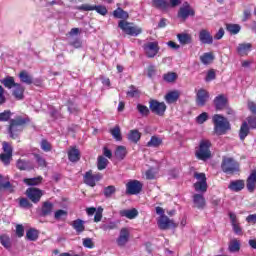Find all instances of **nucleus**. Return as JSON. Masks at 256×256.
Instances as JSON below:
<instances>
[{"label":"nucleus","mask_w":256,"mask_h":256,"mask_svg":"<svg viewBox=\"0 0 256 256\" xmlns=\"http://www.w3.org/2000/svg\"><path fill=\"white\" fill-rule=\"evenodd\" d=\"M150 111L162 117V115H165V111H167V105H165L164 102L152 100L150 101Z\"/></svg>","instance_id":"6e6552de"},{"label":"nucleus","mask_w":256,"mask_h":256,"mask_svg":"<svg viewBox=\"0 0 256 256\" xmlns=\"http://www.w3.org/2000/svg\"><path fill=\"white\" fill-rule=\"evenodd\" d=\"M207 119H209V114H207V112H203L202 114H200L197 118H196V122L199 125H203V123H205V121H207Z\"/></svg>","instance_id":"5fc2aeb1"},{"label":"nucleus","mask_w":256,"mask_h":256,"mask_svg":"<svg viewBox=\"0 0 256 256\" xmlns=\"http://www.w3.org/2000/svg\"><path fill=\"white\" fill-rule=\"evenodd\" d=\"M68 159L72 163H77L79 159H81V153L79 152V149L73 147L68 151Z\"/></svg>","instance_id":"b1692460"},{"label":"nucleus","mask_w":256,"mask_h":256,"mask_svg":"<svg viewBox=\"0 0 256 256\" xmlns=\"http://www.w3.org/2000/svg\"><path fill=\"white\" fill-rule=\"evenodd\" d=\"M164 81H166V83H173L177 80V73L175 72H169L164 74L163 76Z\"/></svg>","instance_id":"c03bdc74"},{"label":"nucleus","mask_w":256,"mask_h":256,"mask_svg":"<svg viewBox=\"0 0 256 256\" xmlns=\"http://www.w3.org/2000/svg\"><path fill=\"white\" fill-rule=\"evenodd\" d=\"M227 31H229V33H232V35H237V33H239V31H241V26H239L238 24H228L226 26Z\"/></svg>","instance_id":"a18cd8bd"},{"label":"nucleus","mask_w":256,"mask_h":256,"mask_svg":"<svg viewBox=\"0 0 256 256\" xmlns=\"http://www.w3.org/2000/svg\"><path fill=\"white\" fill-rule=\"evenodd\" d=\"M103 219V208L99 207L95 213L94 221L95 223H99Z\"/></svg>","instance_id":"4d7b16f0"},{"label":"nucleus","mask_w":256,"mask_h":256,"mask_svg":"<svg viewBox=\"0 0 256 256\" xmlns=\"http://www.w3.org/2000/svg\"><path fill=\"white\" fill-rule=\"evenodd\" d=\"M177 39L181 45H189L192 41L191 34L181 33L177 35Z\"/></svg>","instance_id":"2f4dec72"},{"label":"nucleus","mask_w":256,"mask_h":256,"mask_svg":"<svg viewBox=\"0 0 256 256\" xmlns=\"http://www.w3.org/2000/svg\"><path fill=\"white\" fill-rule=\"evenodd\" d=\"M158 227L159 229H162L163 231L167 229H175L177 227V223H175L173 220L169 219L166 215L160 216L158 219Z\"/></svg>","instance_id":"9b49d317"},{"label":"nucleus","mask_w":256,"mask_h":256,"mask_svg":"<svg viewBox=\"0 0 256 256\" xmlns=\"http://www.w3.org/2000/svg\"><path fill=\"white\" fill-rule=\"evenodd\" d=\"M163 140L157 136H152L150 141L147 142V147H159Z\"/></svg>","instance_id":"4c0bfd02"},{"label":"nucleus","mask_w":256,"mask_h":256,"mask_svg":"<svg viewBox=\"0 0 256 256\" xmlns=\"http://www.w3.org/2000/svg\"><path fill=\"white\" fill-rule=\"evenodd\" d=\"M211 142L209 140H202L200 142L199 148L196 150V157L200 161H207L211 159Z\"/></svg>","instance_id":"7ed1b4c3"},{"label":"nucleus","mask_w":256,"mask_h":256,"mask_svg":"<svg viewBox=\"0 0 256 256\" xmlns=\"http://www.w3.org/2000/svg\"><path fill=\"white\" fill-rule=\"evenodd\" d=\"M251 49H253L251 43H240L237 46V53L240 54L241 57H245V55H249Z\"/></svg>","instance_id":"aec40b11"},{"label":"nucleus","mask_w":256,"mask_h":256,"mask_svg":"<svg viewBox=\"0 0 256 256\" xmlns=\"http://www.w3.org/2000/svg\"><path fill=\"white\" fill-rule=\"evenodd\" d=\"M151 7L158 9V11H163L164 13L169 11V1L167 0H152Z\"/></svg>","instance_id":"dca6fc26"},{"label":"nucleus","mask_w":256,"mask_h":256,"mask_svg":"<svg viewBox=\"0 0 256 256\" xmlns=\"http://www.w3.org/2000/svg\"><path fill=\"white\" fill-rule=\"evenodd\" d=\"M16 235L17 237H23V235H25V228L23 227V225L18 224L16 226Z\"/></svg>","instance_id":"680f3d73"},{"label":"nucleus","mask_w":256,"mask_h":256,"mask_svg":"<svg viewBox=\"0 0 256 256\" xmlns=\"http://www.w3.org/2000/svg\"><path fill=\"white\" fill-rule=\"evenodd\" d=\"M214 123V131L216 135H225L229 129H231V124L227 118L222 115L216 114L212 117Z\"/></svg>","instance_id":"f257e3e1"},{"label":"nucleus","mask_w":256,"mask_h":256,"mask_svg":"<svg viewBox=\"0 0 256 256\" xmlns=\"http://www.w3.org/2000/svg\"><path fill=\"white\" fill-rule=\"evenodd\" d=\"M16 167L19 169V171H29V169H33L31 162L24 159H18L16 162Z\"/></svg>","instance_id":"a878e982"},{"label":"nucleus","mask_w":256,"mask_h":256,"mask_svg":"<svg viewBox=\"0 0 256 256\" xmlns=\"http://www.w3.org/2000/svg\"><path fill=\"white\" fill-rule=\"evenodd\" d=\"M194 205L197 209H203L205 207V198L201 194H195L193 197Z\"/></svg>","instance_id":"c85d7f7f"},{"label":"nucleus","mask_w":256,"mask_h":256,"mask_svg":"<svg viewBox=\"0 0 256 256\" xmlns=\"http://www.w3.org/2000/svg\"><path fill=\"white\" fill-rule=\"evenodd\" d=\"M228 189H230V191H234L235 193H239V191H243V189H245V181L233 180L228 185Z\"/></svg>","instance_id":"6ab92c4d"},{"label":"nucleus","mask_w":256,"mask_h":256,"mask_svg":"<svg viewBox=\"0 0 256 256\" xmlns=\"http://www.w3.org/2000/svg\"><path fill=\"white\" fill-rule=\"evenodd\" d=\"M19 77L22 83H26V85H31L33 83V77L26 71L20 72Z\"/></svg>","instance_id":"c9c22d12"},{"label":"nucleus","mask_w":256,"mask_h":256,"mask_svg":"<svg viewBox=\"0 0 256 256\" xmlns=\"http://www.w3.org/2000/svg\"><path fill=\"white\" fill-rule=\"evenodd\" d=\"M143 189V184L139 180H131L126 184V193L127 195H138Z\"/></svg>","instance_id":"0eeeda50"},{"label":"nucleus","mask_w":256,"mask_h":256,"mask_svg":"<svg viewBox=\"0 0 256 256\" xmlns=\"http://www.w3.org/2000/svg\"><path fill=\"white\" fill-rule=\"evenodd\" d=\"M26 239H28V241H37V239H39V231L35 228H30L26 232Z\"/></svg>","instance_id":"473e14b6"},{"label":"nucleus","mask_w":256,"mask_h":256,"mask_svg":"<svg viewBox=\"0 0 256 256\" xmlns=\"http://www.w3.org/2000/svg\"><path fill=\"white\" fill-rule=\"evenodd\" d=\"M249 135V124L247 122H243L240 127L239 137L241 141H245V137Z\"/></svg>","instance_id":"72a5a7b5"},{"label":"nucleus","mask_w":256,"mask_h":256,"mask_svg":"<svg viewBox=\"0 0 256 256\" xmlns=\"http://www.w3.org/2000/svg\"><path fill=\"white\" fill-rule=\"evenodd\" d=\"M75 9H77L78 11H97L99 15H107V8L105 6L82 4L80 6H76Z\"/></svg>","instance_id":"9d476101"},{"label":"nucleus","mask_w":256,"mask_h":256,"mask_svg":"<svg viewBox=\"0 0 256 256\" xmlns=\"http://www.w3.org/2000/svg\"><path fill=\"white\" fill-rule=\"evenodd\" d=\"M215 59V56L211 52L204 53L202 56H200V61L203 63V65H210V63H213Z\"/></svg>","instance_id":"7c9ffc66"},{"label":"nucleus","mask_w":256,"mask_h":256,"mask_svg":"<svg viewBox=\"0 0 256 256\" xmlns=\"http://www.w3.org/2000/svg\"><path fill=\"white\" fill-rule=\"evenodd\" d=\"M241 249V244L237 240H232L229 244V251L231 253H237Z\"/></svg>","instance_id":"49530a36"},{"label":"nucleus","mask_w":256,"mask_h":256,"mask_svg":"<svg viewBox=\"0 0 256 256\" xmlns=\"http://www.w3.org/2000/svg\"><path fill=\"white\" fill-rule=\"evenodd\" d=\"M2 85L6 87V89H14L19 83L15 82V78L13 76H6L4 79L0 80Z\"/></svg>","instance_id":"5701e85b"},{"label":"nucleus","mask_w":256,"mask_h":256,"mask_svg":"<svg viewBox=\"0 0 256 256\" xmlns=\"http://www.w3.org/2000/svg\"><path fill=\"white\" fill-rule=\"evenodd\" d=\"M109 164V160H107V158L100 156L98 158V164L97 167L99 169V171H103V169H107V165Z\"/></svg>","instance_id":"79ce46f5"},{"label":"nucleus","mask_w":256,"mask_h":256,"mask_svg":"<svg viewBox=\"0 0 256 256\" xmlns=\"http://www.w3.org/2000/svg\"><path fill=\"white\" fill-rule=\"evenodd\" d=\"M222 171L224 173H235V171H239V163L234 161L233 158H224L222 161Z\"/></svg>","instance_id":"423d86ee"},{"label":"nucleus","mask_w":256,"mask_h":256,"mask_svg":"<svg viewBox=\"0 0 256 256\" xmlns=\"http://www.w3.org/2000/svg\"><path fill=\"white\" fill-rule=\"evenodd\" d=\"M246 189L249 193H254L256 189V170L252 171L246 180Z\"/></svg>","instance_id":"a211bd4d"},{"label":"nucleus","mask_w":256,"mask_h":256,"mask_svg":"<svg viewBox=\"0 0 256 256\" xmlns=\"http://www.w3.org/2000/svg\"><path fill=\"white\" fill-rule=\"evenodd\" d=\"M131 237V230L129 228H121L116 243L119 247H125L126 243H129Z\"/></svg>","instance_id":"f8f14e48"},{"label":"nucleus","mask_w":256,"mask_h":256,"mask_svg":"<svg viewBox=\"0 0 256 256\" xmlns=\"http://www.w3.org/2000/svg\"><path fill=\"white\" fill-rule=\"evenodd\" d=\"M71 225L78 233H83V231H85V221L81 219L74 220Z\"/></svg>","instance_id":"c756f323"},{"label":"nucleus","mask_w":256,"mask_h":256,"mask_svg":"<svg viewBox=\"0 0 256 256\" xmlns=\"http://www.w3.org/2000/svg\"><path fill=\"white\" fill-rule=\"evenodd\" d=\"M120 215L122 217H126L127 219H135V217H137L139 215V212L137 211V209L133 208L130 210L120 211Z\"/></svg>","instance_id":"cd10ccee"},{"label":"nucleus","mask_w":256,"mask_h":256,"mask_svg":"<svg viewBox=\"0 0 256 256\" xmlns=\"http://www.w3.org/2000/svg\"><path fill=\"white\" fill-rule=\"evenodd\" d=\"M0 243L5 247V249L11 248V240L9 239V236L2 235L0 237Z\"/></svg>","instance_id":"8fccbe9b"},{"label":"nucleus","mask_w":256,"mask_h":256,"mask_svg":"<svg viewBox=\"0 0 256 256\" xmlns=\"http://www.w3.org/2000/svg\"><path fill=\"white\" fill-rule=\"evenodd\" d=\"M41 149L45 151L46 153L51 151V144L47 142V140L41 141Z\"/></svg>","instance_id":"052dcab7"},{"label":"nucleus","mask_w":256,"mask_h":256,"mask_svg":"<svg viewBox=\"0 0 256 256\" xmlns=\"http://www.w3.org/2000/svg\"><path fill=\"white\" fill-rule=\"evenodd\" d=\"M144 52L149 59H153L159 53V43L148 42L144 44Z\"/></svg>","instance_id":"1a4fd4ad"},{"label":"nucleus","mask_w":256,"mask_h":256,"mask_svg":"<svg viewBox=\"0 0 256 256\" xmlns=\"http://www.w3.org/2000/svg\"><path fill=\"white\" fill-rule=\"evenodd\" d=\"M23 181L26 185L33 186V185L41 184V181H43V178L41 176H38L36 178H26Z\"/></svg>","instance_id":"58836bf2"},{"label":"nucleus","mask_w":256,"mask_h":256,"mask_svg":"<svg viewBox=\"0 0 256 256\" xmlns=\"http://www.w3.org/2000/svg\"><path fill=\"white\" fill-rule=\"evenodd\" d=\"M214 105L216 107L217 111H222V109H225L227 107V98L223 95H219L214 99Z\"/></svg>","instance_id":"4be33fe9"},{"label":"nucleus","mask_w":256,"mask_h":256,"mask_svg":"<svg viewBox=\"0 0 256 256\" xmlns=\"http://www.w3.org/2000/svg\"><path fill=\"white\" fill-rule=\"evenodd\" d=\"M2 149L4 151V154L13 155V146H11V144H9V142H3Z\"/></svg>","instance_id":"603ef678"},{"label":"nucleus","mask_w":256,"mask_h":256,"mask_svg":"<svg viewBox=\"0 0 256 256\" xmlns=\"http://www.w3.org/2000/svg\"><path fill=\"white\" fill-rule=\"evenodd\" d=\"M11 117V111H4L0 113V121H9Z\"/></svg>","instance_id":"e2e57ef3"},{"label":"nucleus","mask_w":256,"mask_h":256,"mask_svg":"<svg viewBox=\"0 0 256 256\" xmlns=\"http://www.w3.org/2000/svg\"><path fill=\"white\" fill-rule=\"evenodd\" d=\"M111 135L114 137L116 141H121V128L119 126H116L110 130Z\"/></svg>","instance_id":"de8ad7c7"},{"label":"nucleus","mask_w":256,"mask_h":256,"mask_svg":"<svg viewBox=\"0 0 256 256\" xmlns=\"http://www.w3.org/2000/svg\"><path fill=\"white\" fill-rule=\"evenodd\" d=\"M116 19H129V13L125 12L123 9L118 8L113 12Z\"/></svg>","instance_id":"ea45409f"},{"label":"nucleus","mask_w":256,"mask_h":256,"mask_svg":"<svg viewBox=\"0 0 256 256\" xmlns=\"http://www.w3.org/2000/svg\"><path fill=\"white\" fill-rule=\"evenodd\" d=\"M26 195L32 203H39V201H41V197H43V191L39 188H28L26 190Z\"/></svg>","instance_id":"ddd939ff"},{"label":"nucleus","mask_w":256,"mask_h":256,"mask_svg":"<svg viewBox=\"0 0 256 256\" xmlns=\"http://www.w3.org/2000/svg\"><path fill=\"white\" fill-rule=\"evenodd\" d=\"M12 159H13V155L11 154H5V153L0 154V161H2L4 165H10Z\"/></svg>","instance_id":"09e8293b"},{"label":"nucleus","mask_w":256,"mask_h":256,"mask_svg":"<svg viewBox=\"0 0 256 256\" xmlns=\"http://www.w3.org/2000/svg\"><path fill=\"white\" fill-rule=\"evenodd\" d=\"M84 182L86 185H89L90 187H95V176L91 173V171L86 172L84 176Z\"/></svg>","instance_id":"e433bc0d"},{"label":"nucleus","mask_w":256,"mask_h":256,"mask_svg":"<svg viewBox=\"0 0 256 256\" xmlns=\"http://www.w3.org/2000/svg\"><path fill=\"white\" fill-rule=\"evenodd\" d=\"M199 41H201L204 45H211L213 43V36H211V32H209L207 29L200 30Z\"/></svg>","instance_id":"f3484780"},{"label":"nucleus","mask_w":256,"mask_h":256,"mask_svg":"<svg viewBox=\"0 0 256 256\" xmlns=\"http://www.w3.org/2000/svg\"><path fill=\"white\" fill-rule=\"evenodd\" d=\"M248 124L251 127V129H256V117H249Z\"/></svg>","instance_id":"774afa93"},{"label":"nucleus","mask_w":256,"mask_h":256,"mask_svg":"<svg viewBox=\"0 0 256 256\" xmlns=\"http://www.w3.org/2000/svg\"><path fill=\"white\" fill-rule=\"evenodd\" d=\"M129 141H132L133 143H137L141 139V133H139L138 130H131L128 135Z\"/></svg>","instance_id":"a19ab883"},{"label":"nucleus","mask_w":256,"mask_h":256,"mask_svg":"<svg viewBox=\"0 0 256 256\" xmlns=\"http://www.w3.org/2000/svg\"><path fill=\"white\" fill-rule=\"evenodd\" d=\"M193 16H195V10L191 8L189 3L187 2L184 3L178 12V17L180 19H183V21H185V19H187L188 17H193Z\"/></svg>","instance_id":"4468645a"},{"label":"nucleus","mask_w":256,"mask_h":256,"mask_svg":"<svg viewBox=\"0 0 256 256\" xmlns=\"http://www.w3.org/2000/svg\"><path fill=\"white\" fill-rule=\"evenodd\" d=\"M194 179H196V182L193 185L195 191H197V193H207L208 186L205 173L194 172Z\"/></svg>","instance_id":"20e7f679"},{"label":"nucleus","mask_w":256,"mask_h":256,"mask_svg":"<svg viewBox=\"0 0 256 256\" xmlns=\"http://www.w3.org/2000/svg\"><path fill=\"white\" fill-rule=\"evenodd\" d=\"M24 93H25V87H23V85L21 84H18L17 86H15L12 91V95L15 99H17V101H21L24 99L25 97Z\"/></svg>","instance_id":"412c9836"},{"label":"nucleus","mask_w":256,"mask_h":256,"mask_svg":"<svg viewBox=\"0 0 256 256\" xmlns=\"http://www.w3.org/2000/svg\"><path fill=\"white\" fill-rule=\"evenodd\" d=\"M114 155L118 161H123V159H125L127 156V148H125V146H118Z\"/></svg>","instance_id":"bb28decb"},{"label":"nucleus","mask_w":256,"mask_h":256,"mask_svg":"<svg viewBox=\"0 0 256 256\" xmlns=\"http://www.w3.org/2000/svg\"><path fill=\"white\" fill-rule=\"evenodd\" d=\"M27 123L25 118L17 117L10 121L9 133L12 139H17L19 133L23 131V125Z\"/></svg>","instance_id":"f03ea898"},{"label":"nucleus","mask_w":256,"mask_h":256,"mask_svg":"<svg viewBox=\"0 0 256 256\" xmlns=\"http://www.w3.org/2000/svg\"><path fill=\"white\" fill-rule=\"evenodd\" d=\"M83 245L85 247H87L88 249H93V247H94L93 240L91 238L83 239Z\"/></svg>","instance_id":"69168bd1"},{"label":"nucleus","mask_w":256,"mask_h":256,"mask_svg":"<svg viewBox=\"0 0 256 256\" xmlns=\"http://www.w3.org/2000/svg\"><path fill=\"white\" fill-rule=\"evenodd\" d=\"M177 99H179V92L172 91L165 95V101L169 104L176 103Z\"/></svg>","instance_id":"f704fd0d"},{"label":"nucleus","mask_w":256,"mask_h":256,"mask_svg":"<svg viewBox=\"0 0 256 256\" xmlns=\"http://www.w3.org/2000/svg\"><path fill=\"white\" fill-rule=\"evenodd\" d=\"M19 205L23 209H29V207H32V205L30 204V202L27 198H20Z\"/></svg>","instance_id":"6e6d98bb"},{"label":"nucleus","mask_w":256,"mask_h":256,"mask_svg":"<svg viewBox=\"0 0 256 256\" xmlns=\"http://www.w3.org/2000/svg\"><path fill=\"white\" fill-rule=\"evenodd\" d=\"M229 217L232 223L234 233H236V235H241L243 230L241 229V226H239V221H237V215H235L234 213H230Z\"/></svg>","instance_id":"393cba45"},{"label":"nucleus","mask_w":256,"mask_h":256,"mask_svg":"<svg viewBox=\"0 0 256 256\" xmlns=\"http://www.w3.org/2000/svg\"><path fill=\"white\" fill-rule=\"evenodd\" d=\"M115 186H108L104 188V195L105 197H111L115 193Z\"/></svg>","instance_id":"13d9d810"},{"label":"nucleus","mask_w":256,"mask_h":256,"mask_svg":"<svg viewBox=\"0 0 256 256\" xmlns=\"http://www.w3.org/2000/svg\"><path fill=\"white\" fill-rule=\"evenodd\" d=\"M127 95L128 97H139V90L132 86L130 90L127 92Z\"/></svg>","instance_id":"0e129e2a"},{"label":"nucleus","mask_w":256,"mask_h":256,"mask_svg":"<svg viewBox=\"0 0 256 256\" xmlns=\"http://www.w3.org/2000/svg\"><path fill=\"white\" fill-rule=\"evenodd\" d=\"M118 27H120L126 35H131L132 37H137V35H141V33H143V29H141V27L135 26L124 20L119 22Z\"/></svg>","instance_id":"39448f33"},{"label":"nucleus","mask_w":256,"mask_h":256,"mask_svg":"<svg viewBox=\"0 0 256 256\" xmlns=\"http://www.w3.org/2000/svg\"><path fill=\"white\" fill-rule=\"evenodd\" d=\"M52 211H53V204H51L50 202H45L42 207L43 215H50Z\"/></svg>","instance_id":"3c124183"},{"label":"nucleus","mask_w":256,"mask_h":256,"mask_svg":"<svg viewBox=\"0 0 256 256\" xmlns=\"http://www.w3.org/2000/svg\"><path fill=\"white\" fill-rule=\"evenodd\" d=\"M207 101H209V92L205 89L198 90L196 94V105L198 107H205Z\"/></svg>","instance_id":"2eb2a0df"},{"label":"nucleus","mask_w":256,"mask_h":256,"mask_svg":"<svg viewBox=\"0 0 256 256\" xmlns=\"http://www.w3.org/2000/svg\"><path fill=\"white\" fill-rule=\"evenodd\" d=\"M246 221L247 223H252L253 225H255L256 223V214H250L246 217Z\"/></svg>","instance_id":"338daca9"},{"label":"nucleus","mask_w":256,"mask_h":256,"mask_svg":"<svg viewBox=\"0 0 256 256\" xmlns=\"http://www.w3.org/2000/svg\"><path fill=\"white\" fill-rule=\"evenodd\" d=\"M137 111L142 115L143 117H147L149 115V108L145 105L138 104L137 105Z\"/></svg>","instance_id":"864d4df0"},{"label":"nucleus","mask_w":256,"mask_h":256,"mask_svg":"<svg viewBox=\"0 0 256 256\" xmlns=\"http://www.w3.org/2000/svg\"><path fill=\"white\" fill-rule=\"evenodd\" d=\"M115 227H116L115 223L110 222V223L102 224L100 226V229H102L103 231H111L115 229Z\"/></svg>","instance_id":"bf43d9fd"},{"label":"nucleus","mask_w":256,"mask_h":256,"mask_svg":"<svg viewBox=\"0 0 256 256\" xmlns=\"http://www.w3.org/2000/svg\"><path fill=\"white\" fill-rule=\"evenodd\" d=\"M3 181V176L0 175V190L5 189L6 191H9V193H13V185H11V182L7 181L5 183H1Z\"/></svg>","instance_id":"37998d69"}]
</instances>
